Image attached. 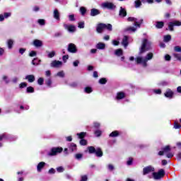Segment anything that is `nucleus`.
I'll return each mask as SVG.
<instances>
[{
  "instance_id": "nucleus-56",
  "label": "nucleus",
  "mask_w": 181,
  "mask_h": 181,
  "mask_svg": "<svg viewBox=\"0 0 181 181\" xmlns=\"http://www.w3.org/2000/svg\"><path fill=\"white\" fill-rule=\"evenodd\" d=\"M79 64H80V62L78 60H76L73 62V65L74 66V67H77V66H78Z\"/></svg>"
},
{
  "instance_id": "nucleus-24",
  "label": "nucleus",
  "mask_w": 181,
  "mask_h": 181,
  "mask_svg": "<svg viewBox=\"0 0 181 181\" xmlns=\"http://www.w3.org/2000/svg\"><path fill=\"white\" fill-rule=\"evenodd\" d=\"M122 45H124V47L127 48V46H128V37L127 36H124L123 37Z\"/></svg>"
},
{
  "instance_id": "nucleus-8",
  "label": "nucleus",
  "mask_w": 181,
  "mask_h": 181,
  "mask_svg": "<svg viewBox=\"0 0 181 181\" xmlns=\"http://www.w3.org/2000/svg\"><path fill=\"white\" fill-rule=\"evenodd\" d=\"M67 50L69 53H77V47L74 44L70 43L68 45Z\"/></svg>"
},
{
  "instance_id": "nucleus-34",
  "label": "nucleus",
  "mask_w": 181,
  "mask_h": 181,
  "mask_svg": "<svg viewBox=\"0 0 181 181\" xmlns=\"http://www.w3.org/2000/svg\"><path fill=\"white\" fill-rule=\"evenodd\" d=\"M119 135V133L118 132V131H114L112 132L110 134V136L111 137H115V136H118Z\"/></svg>"
},
{
  "instance_id": "nucleus-44",
  "label": "nucleus",
  "mask_w": 181,
  "mask_h": 181,
  "mask_svg": "<svg viewBox=\"0 0 181 181\" xmlns=\"http://www.w3.org/2000/svg\"><path fill=\"white\" fill-rule=\"evenodd\" d=\"M44 81H45V79H43V78H39L38 80H37V83L40 86H42Z\"/></svg>"
},
{
  "instance_id": "nucleus-32",
  "label": "nucleus",
  "mask_w": 181,
  "mask_h": 181,
  "mask_svg": "<svg viewBox=\"0 0 181 181\" xmlns=\"http://www.w3.org/2000/svg\"><path fill=\"white\" fill-rule=\"evenodd\" d=\"M88 151L89 153H95V148L93 146L88 147Z\"/></svg>"
},
{
  "instance_id": "nucleus-42",
  "label": "nucleus",
  "mask_w": 181,
  "mask_h": 181,
  "mask_svg": "<svg viewBox=\"0 0 181 181\" xmlns=\"http://www.w3.org/2000/svg\"><path fill=\"white\" fill-rule=\"evenodd\" d=\"M37 54V53L36 52V51H31L29 53L30 57H35Z\"/></svg>"
},
{
  "instance_id": "nucleus-1",
  "label": "nucleus",
  "mask_w": 181,
  "mask_h": 181,
  "mask_svg": "<svg viewBox=\"0 0 181 181\" xmlns=\"http://www.w3.org/2000/svg\"><path fill=\"white\" fill-rule=\"evenodd\" d=\"M153 59V53L149 52L146 57L138 56L135 59L136 64H141L142 67H148V62Z\"/></svg>"
},
{
  "instance_id": "nucleus-16",
  "label": "nucleus",
  "mask_w": 181,
  "mask_h": 181,
  "mask_svg": "<svg viewBox=\"0 0 181 181\" xmlns=\"http://www.w3.org/2000/svg\"><path fill=\"white\" fill-rule=\"evenodd\" d=\"M119 15L121 18H125V16H127V10L122 7H120Z\"/></svg>"
},
{
  "instance_id": "nucleus-2",
  "label": "nucleus",
  "mask_w": 181,
  "mask_h": 181,
  "mask_svg": "<svg viewBox=\"0 0 181 181\" xmlns=\"http://www.w3.org/2000/svg\"><path fill=\"white\" fill-rule=\"evenodd\" d=\"M151 45V42H149L146 39H144L141 42V46L139 49V54H142V53H145V52H148V50H150Z\"/></svg>"
},
{
  "instance_id": "nucleus-18",
  "label": "nucleus",
  "mask_w": 181,
  "mask_h": 181,
  "mask_svg": "<svg viewBox=\"0 0 181 181\" xmlns=\"http://www.w3.org/2000/svg\"><path fill=\"white\" fill-rule=\"evenodd\" d=\"M53 17L57 21H60V13H59V10L57 9L54 10Z\"/></svg>"
},
{
  "instance_id": "nucleus-48",
  "label": "nucleus",
  "mask_w": 181,
  "mask_h": 181,
  "mask_svg": "<svg viewBox=\"0 0 181 181\" xmlns=\"http://www.w3.org/2000/svg\"><path fill=\"white\" fill-rule=\"evenodd\" d=\"M80 145H87V140L81 139L80 141Z\"/></svg>"
},
{
  "instance_id": "nucleus-41",
  "label": "nucleus",
  "mask_w": 181,
  "mask_h": 181,
  "mask_svg": "<svg viewBox=\"0 0 181 181\" xmlns=\"http://www.w3.org/2000/svg\"><path fill=\"white\" fill-rule=\"evenodd\" d=\"M174 128L175 129H179V128H181V125L179 124L177 122H174Z\"/></svg>"
},
{
  "instance_id": "nucleus-60",
  "label": "nucleus",
  "mask_w": 181,
  "mask_h": 181,
  "mask_svg": "<svg viewBox=\"0 0 181 181\" xmlns=\"http://www.w3.org/2000/svg\"><path fill=\"white\" fill-rule=\"evenodd\" d=\"M4 53H5V49L2 47H0V56H3Z\"/></svg>"
},
{
  "instance_id": "nucleus-9",
  "label": "nucleus",
  "mask_w": 181,
  "mask_h": 181,
  "mask_svg": "<svg viewBox=\"0 0 181 181\" xmlns=\"http://www.w3.org/2000/svg\"><path fill=\"white\" fill-rule=\"evenodd\" d=\"M173 26H181L180 21H173L168 23V28L171 32H173Z\"/></svg>"
},
{
  "instance_id": "nucleus-57",
  "label": "nucleus",
  "mask_w": 181,
  "mask_h": 181,
  "mask_svg": "<svg viewBox=\"0 0 181 181\" xmlns=\"http://www.w3.org/2000/svg\"><path fill=\"white\" fill-rule=\"evenodd\" d=\"M154 93L156 94H162V90L160 89H156V90H154Z\"/></svg>"
},
{
  "instance_id": "nucleus-14",
  "label": "nucleus",
  "mask_w": 181,
  "mask_h": 181,
  "mask_svg": "<svg viewBox=\"0 0 181 181\" xmlns=\"http://www.w3.org/2000/svg\"><path fill=\"white\" fill-rule=\"evenodd\" d=\"M127 21L129 22H134V25L136 26V28H140V24H139L138 19H136V18L130 17L127 18Z\"/></svg>"
},
{
  "instance_id": "nucleus-12",
  "label": "nucleus",
  "mask_w": 181,
  "mask_h": 181,
  "mask_svg": "<svg viewBox=\"0 0 181 181\" xmlns=\"http://www.w3.org/2000/svg\"><path fill=\"white\" fill-rule=\"evenodd\" d=\"M12 16V13H4V14H0V22H4L5 19H8V18H10V16Z\"/></svg>"
},
{
  "instance_id": "nucleus-64",
  "label": "nucleus",
  "mask_w": 181,
  "mask_h": 181,
  "mask_svg": "<svg viewBox=\"0 0 181 181\" xmlns=\"http://www.w3.org/2000/svg\"><path fill=\"white\" fill-rule=\"evenodd\" d=\"M81 181H87V177L86 175H83Z\"/></svg>"
},
{
  "instance_id": "nucleus-52",
  "label": "nucleus",
  "mask_w": 181,
  "mask_h": 181,
  "mask_svg": "<svg viewBox=\"0 0 181 181\" xmlns=\"http://www.w3.org/2000/svg\"><path fill=\"white\" fill-rule=\"evenodd\" d=\"M62 60H63V62H64V63H66V62H67V60H69V55L63 56Z\"/></svg>"
},
{
  "instance_id": "nucleus-62",
  "label": "nucleus",
  "mask_w": 181,
  "mask_h": 181,
  "mask_svg": "<svg viewBox=\"0 0 181 181\" xmlns=\"http://www.w3.org/2000/svg\"><path fill=\"white\" fill-rule=\"evenodd\" d=\"M38 23L40 25H45V21L43 19H39L38 20Z\"/></svg>"
},
{
  "instance_id": "nucleus-36",
  "label": "nucleus",
  "mask_w": 181,
  "mask_h": 181,
  "mask_svg": "<svg viewBox=\"0 0 181 181\" xmlns=\"http://www.w3.org/2000/svg\"><path fill=\"white\" fill-rule=\"evenodd\" d=\"M163 151L164 152V153H168L170 151V147L169 146H165Z\"/></svg>"
},
{
  "instance_id": "nucleus-20",
  "label": "nucleus",
  "mask_w": 181,
  "mask_h": 181,
  "mask_svg": "<svg viewBox=\"0 0 181 181\" xmlns=\"http://www.w3.org/2000/svg\"><path fill=\"white\" fill-rule=\"evenodd\" d=\"M97 15H100V10L97 8H92L90 10V16H97Z\"/></svg>"
},
{
  "instance_id": "nucleus-13",
  "label": "nucleus",
  "mask_w": 181,
  "mask_h": 181,
  "mask_svg": "<svg viewBox=\"0 0 181 181\" xmlns=\"http://www.w3.org/2000/svg\"><path fill=\"white\" fill-rule=\"evenodd\" d=\"M64 28L69 32H71V33L76 32V26L73 25L64 24Z\"/></svg>"
},
{
  "instance_id": "nucleus-61",
  "label": "nucleus",
  "mask_w": 181,
  "mask_h": 181,
  "mask_svg": "<svg viewBox=\"0 0 181 181\" xmlns=\"http://www.w3.org/2000/svg\"><path fill=\"white\" fill-rule=\"evenodd\" d=\"M17 81H19V78L14 77V78H12V82L13 83H16Z\"/></svg>"
},
{
  "instance_id": "nucleus-17",
  "label": "nucleus",
  "mask_w": 181,
  "mask_h": 181,
  "mask_svg": "<svg viewBox=\"0 0 181 181\" xmlns=\"http://www.w3.org/2000/svg\"><path fill=\"white\" fill-rule=\"evenodd\" d=\"M46 166V163L45 162H40L37 165V172H42V169Z\"/></svg>"
},
{
  "instance_id": "nucleus-29",
  "label": "nucleus",
  "mask_w": 181,
  "mask_h": 181,
  "mask_svg": "<svg viewBox=\"0 0 181 181\" xmlns=\"http://www.w3.org/2000/svg\"><path fill=\"white\" fill-rule=\"evenodd\" d=\"M163 22L158 21L156 23V28H157V29H162V28H163Z\"/></svg>"
},
{
  "instance_id": "nucleus-15",
  "label": "nucleus",
  "mask_w": 181,
  "mask_h": 181,
  "mask_svg": "<svg viewBox=\"0 0 181 181\" xmlns=\"http://www.w3.org/2000/svg\"><path fill=\"white\" fill-rule=\"evenodd\" d=\"M33 45L35 47H42V46H43V42L40 40H35L33 42Z\"/></svg>"
},
{
  "instance_id": "nucleus-23",
  "label": "nucleus",
  "mask_w": 181,
  "mask_h": 181,
  "mask_svg": "<svg viewBox=\"0 0 181 181\" xmlns=\"http://www.w3.org/2000/svg\"><path fill=\"white\" fill-rule=\"evenodd\" d=\"M1 80H2V81H4V83H6V84H9V83H10V80H9V77L8 76H6V75H3L2 76H1Z\"/></svg>"
},
{
  "instance_id": "nucleus-49",
  "label": "nucleus",
  "mask_w": 181,
  "mask_h": 181,
  "mask_svg": "<svg viewBox=\"0 0 181 181\" xmlns=\"http://www.w3.org/2000/svg\"><path fill=\"white\" fill-rule=\"evenodd\" d=\"M76 159H81L83 158V154L81 153H77L75 155Z\"/></svg>"
},
{
  "instance_id": "nucleus-6",
  "label": "nucleus",
  "mask_w": 181,
  "mask_h": 181,
  "mask_svg": "<svg viewBox=\"0 0 181 181\" xmlns=\"http://www.w3.org/2000/svg\"><path fill=\"white\" fill-rule=\"evenodd\" d=\"M63 66V62L59 60H53L50 63V67L53 69H60Z\"/></svg>"
},
{
  "instance_id": "nucleus-53",
  "label": "nucleus",
  "mask_w": 181,
  "mask_h": 181,
  "mask_svg": "<svg viewBox=\"0 0 181 181\" xmlns=\"http://www.w3.org/2000/svg\"><path fill=\"white\" fill-rule=\"evenodd\" d=\"M102 134V132L100 130H97L95 132V134L96 135V136H100Z\"/></svg>"
},
{
  "instance_id": "nucleus-19",
  "label": "nucleus",
  "mask_w": 181,
  "mask_h": 181,
  "mask_svg": "<svg viewBox=\"0 0 181 181\" xmlns=\"http://www.w3.org/2000/svg\"><path fill=\"white\" fill-rule=\"evenodd\" d=\"M124 98H125V93L119 92L117 93L116 100H122Z\"/></svg>"
},
{
  "instance_id": "nucleus-11",
  "label": "nucleus",
  "mask_w": 181,
  "mask_h": 181,
  "mask_svg": "<svg viewBox=\"0 0 181 181\" xmlns=\"http://www.w3.org/2000/svg\"><path fill=\"white\" fill-rule=\"evenodd\" d=\"M175 95V93L173 92V90L171 89L168 88L166 90V91L164 93V95L165 97H166V98H173V95Z\"/></svg>"
},
{
  "instance_id": "nucleus-40",
  "label": "nucleus",
  "mask_w": 181,
  "mask_h": 181,
  "mask_svg": "<svg viewBox=\"0 0 181 181\" xmlns=\"http://www.w3.org/2000/svg\"><path fill=\"white\" fill-rule=\"evenodd\" d=\"M78 28H79V29H84V21L79 22Z\"/></svg>"
},
{
  "instance_id": "nucleus-30",
  "label": "nucleus",
  "mask_w": 181,
  "mask_h": 181,
  "mask_svg": "<svg viewBox=\"0 0 181 181\" xmlns=\"http://www.w3.org/2000/svg\"><path fill=\"white\" fill-rule=\"evenodd\" d=\"M170 40H172V36H170V35L164 36V42H170Z\"/></svg>"
},
{
  "instance_id": "nucleus-45",
  "label": "nucleus",
  "mask_w": 181,
  "mask_h": 181,
  "mask_svg": "<svg viewBox=\"0 0 181 181\" xmlns=\"http://www.w3.org/2000/svg\"><path fill=\"white\" fill-rule=\"evenodd\" d=\"M100 84H105L107 83V79L105 78H102L99 80Z\"/></svg>"
},
{
  "instance_id": "nucleus-25",
  "label": "nucleus",
  "mask_w": 181,
  "mask_h": 181,
  "mask_svg": "<svg viewBox=\"0 0 181 181\" xmlns=\"http://www.w3.org/2000/svg\"><path fill=\"white\" fill-rule=\"evenodd\" d=\"M65 75L66 74H64V71H60L54 75V77H60L61 78H64Z\"/></svg>"
},
{
  "instance_id": "nucleus-10",
  "label": "nucleus",
  "mask_w": 181,
  "mask_h": 181,
  "mask_svg": "<svg viewBox=\"0 0 181 181\" xmlns=\"http://www.w3.org/2000/svg\"><path fill=\"white\" fill-rule=\"evenodd\" d=\"M151 172H155V168L152 167V166H147L145 167L143 169V175H148V173H151Z\"/></svg>"
},
{
  "instance_id": "nucleus-3",
  "label": "nucleus",
  "mask_w": 181,
  "mask_h": 181,
  "mask_svg": "<svg viewBox=\"0 0 181 181\" xmlns=\"http://www.w3.org/2000/svg\"><path fill=\"white\" fill-rule=\"evenodd\" d=\"M104 29H107V30H112V25L111 24H98L96 30L98 33H102Z\"/></svg>"
},
{
  "instance_id": "nucleus-35",
  "label": "nucleus",
  "mask_w": 181,
  "mask_h": 181,
  "mask_svg": "<svg viewBox=\"0 0 181 181\" xmlns=\"http://www.w3.org/2000/svg\"><path fill=\"white\" fill-rule=\"evenodd\" d=\"M86 132H81L77 134V136H78L79 139H83L84 136H86Z\"/></svg>"
},
{
  "instance_id": "nucleus-47",
  "label": "nucleus",
  "mask_w": 181,
  "mask_h": 181,
  "mask_svg": "<svg viewBox=\"0 0 181 181\" xmlns=\"http://www.w3.org/2000/svg\"><path fill=\"white\" fill-rule=\"evenodd\" d=\"M34 91L33 87L29 86L27 88V93H34Z\"/></svg>"
},
{
  "instance_id": "nucleus-33",
  "label": "nucleus",
  "mask_w": 181,
  "mask_h": 181,
  "mask_svg": "<svg viewBox=\"0 0 181 181\" xmlns=\"http://www.w3.org/2000/svg\"><path fill=\"white\" fill-rule=\"evenodd\" d=\"M126 30H127V32H136V28L130 26V27H128L126 29Z\"/></svg>"
},
{
  "instance_id": "nucleus-43",
  "label": "nucleus",
  "mask_w": 181,
  "mask_h": 181,
  "mask_svg": "<svg viewBox=\"0 0 181 181\" xmlns=\"http://www.w3.org/2000/svg\"><path fill=\"white\" fill-rule=\"evenodd\" d=\"M80 12H81V15H85L86 12H87V10L84 7H81Z\"/></svg>"
},
{
  "instance_id": "nucleus-26",
  "label": "nucleus",
  "mask_w": 181,
  "mask_h": 181,
  "mask_svg": "<svg viewBox=\"0 0 181 181\" xmlns=\"http://www.w3.org/2000/svg\"><path fill=\"white\" fill-rule=\"evenodd\" d=\"M124 52L121 49H116L115 52V54L118 57L122 56Z\"/></svg>"
},
{
  "instance_id": "nucleus-31",
  "label": "nucleus",
  "mask_w": 181,
  "mask_h": 181,
  "mask_svg": "<svg viewBox=\"0 0 181 181\" xmlns=\"http://www.w3.org/2000/svg\"><path fill=\"white\" fill-rule=\"evenodd\" d=\"M7 45L8 49H12V46H13V40H8L7 41Z\"/></svg>"
},
{
  "instance_id": "nucleus-5",
  "label": "nucleus",
  "mask_w": 181,
  "mask_h": 181,
  "mask_svg": "<svg viewBox=\"0 0 181 181\" xmlns=\"http://www.w3.org/2000/svg\"><path fill=\"white\" fill-rule=\"evenodd\" d=\"M63 152V148L57 147L51 149V151L48 153L49 156H55L57 153H62Z\"/></svg>"
},
{
  "instance_id": "nucleus-27",
  "label": "nucleus",
  "mask_w": 181,
  "mask_h": 181,
  "mask_svg": "<svg viewBox=\"0 0 181 181\" xmlns=\"http://www.w3.org/2000/svg\"><path fill=\"white\" fill-rule=\"evenodd\" d=\"M95 153L96 156H98L99 158H101L103 156V151H101V148H98L95 150Z\"/></svg>"
},
{
  "instance_id": "nucleus-38",
  "label": "nucleus",
  "mask_w": 181,
  "mask_h": 181,
  "mask_svg": "<svg viewBox=\"0 0 181 181\" xmlns=\"http://www.w3.org/2000/svg\"><path fill=\"white\" fill-rule=\"evenodd\" d=\"M54 56H56V52H54V51H52L51 52H49L48 54V57L49 59H52V57H54Z\"/></svg>"
},
{
  "instance_id": "nucleus-22",
  "label": "nucleus",
  "mask_w": 181,
  "mask_h": 181,
  "mask_svg": "<svg viewBox=\"0 0 181 181\" xmlns=\"http://www.w3.org/2000/svg\"><path fill=\"white\" fill-rule=\"evenodd\" d=\"M96 48L99 50H104L105 49V44L104 42H99L96 45Z\"/></svg>"
},
{
  "instance_id": "nucleus-37",
  "label": "nucleus",
  "mask_w": 181,
  "mask_h": 181,
  "mask_svg": "<svg viewBox=\"0 0 181 181\" xmlns=\"http://www.w3.org/2000/svg\"><path fill=\"white\" fill-rule=\"evenodd\" d=\"M57 171L58 172V173H63V172H64V168L60 166L57 168Z\"/></svg>"
},
{
  "instance_id": "nucleus-51",
  "label": "nucleus",
  "mask_w": 181,
  "mask_h": 181,
  "mask_svg": "<svg viewBox=\"0 0 181 181\" xmlns=\"http://www.w3.org/2000/svg\"><path fill=\"white\" fill-rule=\"evenodd\" d=\"M174 50H175V52H181V47H180V46H175V47H174Z\"/></svg>"
},
{
  "instance_id": "nucleus-7",
  "label": "nucleus",
  "mask_w": 181,
  "mask_h": 181,
  "mask_svg": "<svg viewBox=\"0 0 181 181\" xmlns=\"http://www.w3.org/2000/svg\"><path fill=\"white\" fill-rule=\"evenodd\" d=\"M101 8H107V9H115V5L111 2H104L101 4Z\"/></svg>"
},
{
  "instance_id": "nucleus-55",
  "label": "nucleus",
  "mask_w": 181,
  "mask_h": 181,
  "mask_svg": "<svg viewBox=\"0 0 181 181\" xmlns=\"http://www.w3.org/2000/svg\"><path fill=\"white\" fill-rule=\"evenodd\" d=\"M46 84H47V86H48L49 87H50V86H52V80L47 79V80L46 81Z\"/></svg>"
},
{
  "instance_id": "nucleus-58",
  "label": "nucleus",
  "mask_w": 181,
  "mask_h": 181,
  "mask_svg": "<svg viewBox=\"0 0 181 181\" xmlns=\"http://www.w3.org/2000/svg\"><path fill=\"white\" fill-rule=\"evenodd\" d=\"M165 60H166L167 62H169V61L170 60V59H171L170 55L166 54V55L165 56Z\"/></svg>"
},
{
  "instance_id": "nucleus-4",
  "label": "nucleus",
  "mask_w": 181,
  "mask_h": 181,
  "mask_svg": "<svg viewBox=\"0 0 181 181\" xmlns=\"http://www.w3.org/2000/svg\"><path fill=\"white\" fill-rule=\"evenodd\" d=\"M152 176L155 180H159V179H162L165 176V170L161 169L158 173H153Z\"/></svg>"
},
{
  "instance_id": "nucleus-50",
  "label": "nucleus",
  "mask_w": 181,
  "mask_h": 181,
  "mask_svg": "<svg viewBox=\"0 0 181 181\" xmlns=\"http://www.w3.org/2000/svg\"><path fill=\"white\" fill-rule=\"evenodd\" d=\"M48 173H49V175H54V173H56V170H54V168H51L49 170Z\"/></svg>"
},
{
  "instance_id": "nucleus-21",
  "label": "nucleus",
  "mask_w": 181,
  "mask_h": 181,
  "mask_svg": "<svg viewBox=\"0 0 181 181\" xmlns=\"http://www.w3.org/2000/svg\"><path fill=\"white\" fill-rule=\"evenodd\" d=\"M25 80H28L29 83H33L35 80V75H27L25 76Z\"/></svg>"
},
{
  "instance_id": "nucleus-54",
  "label": "nucleus",
  "mask_w": 181,
  "mask_h": 181,
  "mask_svg": "<svg viewBox=\"0 0 181 181\" xmlns=\"http://www.w3.org/2000/svg\"><path fill=\"white\" fill-rule=\"evenodd\" d=\"M175 59H177V60H179L180 62H181V56L177 54H174Z\"/></svg>"
},
{
  "instance_id": "nucleus-39",
  "label": "nucleus",
  "mask_w": 181,
  "mask_h": 181,
  "mask_svg": "<svg viewBox=\"0 0 181 181\" xmlns=\"http://www.w3.org/2000/svg\"><path fill=\"white\" fill-rule=\"evenodd\" d=\"M85 93L90 94V93H93V89L90 87L85 88Z\"/></svg>"
},
{
  "instance_id": "nucleus-46",
  "label": "nucleus",
  "mask_w": 181,
  "mask_h": 181,
  "mask_svg": "<svg viewBox=\"0 0 181 181\" xmlns=\"http://www.w3.org/2000/svg\"><path fill=\"white\" fill-rule=\"evenodd\" d=\"M19 87L20 88H25V87H28V83H26L25 82H23L20 83Z\"/></svg>"
},
{
  "instance_id": "nucleus-59",
  "label": "nucleus",
  "mask_w": 181,
  "mask_h": 181,
  "mask_svg": "<svg viewBox=\"0 0 181 181\" xmlns=\"http://www.w3.org/2000/svg\"><path fill=\"white\" fill-rule=\"evenodd\" d=\"M107 168H108L109 170H114V165H112V164H109L107 165Z\"/></svg>"
},
{
  "instance_id": "nucleus-63",
  "label": "nucleus",
  "mask_w": 181,
  "mask_h": 181,
  "mask_svg": "<svg viewBox=\"0 0 181 181\" xmlns=\"http://www.w3.org/2000/svg\"><path fill=\"white\" fill-rule=\"evenodd\" d=\"M167 158H173V153H167Z\"/></svg>"
},
{
  "instance_id": "nucleus-28",
  "label": "nucleus",
  "mask_w": 181,
  "mask_h": 181,
  "mask_svg": "<svg viewBox=\"0 0 181 181\" xmlns=\"http://www.w3.org/2000/svg\"><path fill=\"white\" fill-rule=\"evenodd\" d=\"M134 6L135 8H140V6H142V2L141 0H136L134 1Z\"/></svg>"
}]
</instances>
